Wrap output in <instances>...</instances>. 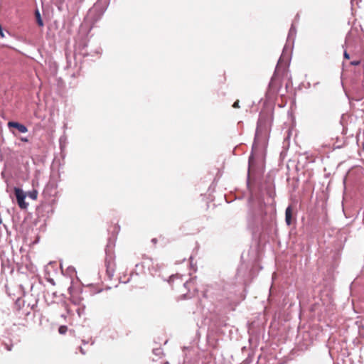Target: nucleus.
<instances>
[{
  "label": "nucleus",
  "instance_id": "obj_15",
  "mask_svg": "<svg viewBox=\"0 0 364 364\" xmlns=\"http://www.w3.org/2000/svg\"><path fill=\"white\" fill-rule=\"evenodd\" d=\"M6 348L8 350H11V346H9L8 345H6Z\"/></svg>",
  "mask_w": 364,
  "mask_h": 364
},
{
  "label": "nucleus",
  "instance_id": "obj_5",
  "mask_svg": "<svg viewBox=\"0 0 364 364\" xmlns=\"http://www.w3.org/2000/svg\"><path fill=\"white\" fill-rule=\"evenodd\" d=\"M255 164H256L255 159L253 155L252 154L249 157V161H248V175L249 176H250V173H252L255 171Z\"/></svg>",
  "mask_w": 364,
  "mask_h": 364
},
{
  "label": "nucleus",
  "instance_id": "obj_13",
  "mask_svg": "<svg viewBox=\"0 0 364 364\" xmlns=\"http://www.w3.org/2000/svg\"><path fill=\"white\" fill-rule=\"evenodd\" d=\"M21 141H23V142H28V139L27 137H21Z\"/></svg>",
  "mask_w": 364,
  "mask_h": 364
},
{
  "label": "nucleus",
  "instance_id": "obj_18",
  "mask_svg": "<svg viewBox=\"0 0 364 364\" xmlns=\"http://www.w3.org/2000/svg\"><path fill=\"white\" fill-rule=\"evenodd\" d=\"M152 242H156V239H153V240H152Z\"/></svg>",
  "mask_w": 364,
  "mask_h": 364
},
{
  "label": "nucleus",
  "instance_id": "obj_4",
  "mask_svg": "<svg viewBox=\"0 0 364 364\" xmlns=\"http://www.w3.org/2000/svg\"><path fill=\"white\" fill-rule=\"evenodd\" d=\"M285 222L287 225H290L292 222V208L289 205L285 210Z\"/></svg>",
  "mask_w": 364,
  "mask_h": 364
},
{
  "label": "nucleus",
  "instance_id": "obj_6",
  "mask_svg": "<svg viewBox=\"0 0 364 364\" xmlns=\"http://www.w3.org/2000/svg\"><path fill=\"white\" fill-rule=\"evenodd\" d=\"M265 123H266L265 119L263 118L262 116H260L258 119V122H257V129H256L257 135L262 131V129H263V127L265 126Z\"/></svg>",
  "mask_w": 364,
  "mask_h": 364
},
{
  "label": "nucleus",
  "instance_id": "obj_16",
  "mask_svg": "<svg viewBox=\"0 0 364 364\" xmlns=\"http://www.w3.org/2000/svg\"><path fill=\"white\" fill-rule=\"evenodd\" d=\"M191 282L184 283V286L186 287L187 285H190Z\"/></svg>",
  "mask_w": 364,
  "mask_h": 364
},
{
  "label": "nucleus",
  "instance_id": "obj_17",
  "mask_svg": "<svg viewBox=\"0 0 364 364\" xmlns=\"http://www.w3.org/2000/svg\"><path fill=\"white\" fill-rule=\"evenodd\" d=\"M80 351L82 354H85L84 350L82 348H80Z\"/></svg>",
  "mask_w": 364,
  "mask_h": 364
},
{
  "label": "nucleus",
  "instance_id": "obj_1",
  "mask_svg": "<svg viewBox=\"0 0 364 364\" xmlns=\"http://www.w3.org/2000/svg\"><path fill=\"white\" fill-rule=\"evenodd\" d=\"M14 192L19 207L22 209L26 208L28 206V203L25 202L26 194L24 193V192L18 188H15Z\"/></svg>",
  "mask_w": 364,
  "mask_h": 364
},
{
  "label": "nucleus",
  "instance_id": "obj_3",
  "mask_svg": "<svg viewBox=\"0 0 364 364\" xmlns=\"http://www.w3.org/2000/svg\"><path fill=\"white\" fill-rule=\"evenodd\" d=\"M7 125L9 128H15L21 133H26L28 132V128L24 124L17 122H9Z\"/></svg>",
  "mask_w": 364,
  "mask_h": 364
},
{
  "label": "nucleus",
  "instance_id": "obj_12",
  "mask_svg": "<svg viewBox=\"0 0 364 364\" xmlns=\"http://www.w3.org/2000/svg\"><path fill=\"white\" fill-rule=\"evenodd\" d=\"M232 107H233L234 108H237V107H239V101H236V102H234V104H233V105H232Z\"/></svg>",
  "mask_w": 364,
  "mask_h": 364
},
{
  "label": "nucleus",
  "instance_id": "obj_14",
  "mask_svg": "<svg viewBox=\"0 0 364 364\" xmlns=\"http://www.w3.org/2000/svg\"><path fill=\"white\" fill-rule=\"evenodd\" d=\"M348 40H349V35H348V36H346V38L345 46H346V44H347V43H348Z\"/></svg>",
  "mask_w": 364,
  "mask_h": 364
},
{
  "label": "nucleus",
  "instance_id": "obj_10",
  "mask_svg": "<svg viewBox=\"0 0 364 364\" xmlns=\"http://www.w3.org/2000/svg\"><path fill=\"white\" fill-rule=\"evenodd\" d=\"M360 60H353V61H351V62L350 63V64L351 65H354V66L358 65H360Z\"/></svg>",
  "mask_w": 364,
  "mask_h": 364
},
{
  "label": "nucleus",
  "instance_id": "obj_9",
  "mask_svg": "<svg viewBox=\"0 0 364 364\" xmlns=\"http://www.w3.org/2000/svg\"><path fill=\"white\" fill-rule=\"evenodd\" d=\"M67 326H60V328H58V332L60 333V334H64L65 333V332L67 331Z\"/></svg>",
  "mask_w": 364,
  "mask_h": 364
},
{
  "label": "nucleus",
  "instance_id": "obj_11",
  "mask_svg": "<svg viewBox=\"0 0 364 364\" xmlns=\"http://www.w3.org/2000/svg\"><path fill=\"white\" fill-rule=\"evenodd\" d=\"M343 57L345 59H349L350 58V55L348 53V52L345 50H344V53H343Z\"/></svg>",
  "mask_w": 364,
  "mask_h": 364
},
{
  "label": "nucleus",
  "instance_id": "obj_19",
  "mask_svg": "<svg viewBox=\"0 0 364 364\" xmlns=\"http://www.w3.org/2000/svg\"><path fill=\"white\" fill-rule=\"evenodd\" d=\"M253 220V219H252V218H250L249 217V218H248V220Z\"/></svg>",
  "mask_w": 364,
  "mask_h": 364
},
{
  "label": "nucleus",
  "instance_id": "obj_7",
  "mask_svg": "<svg viewBox=\"0 0 364 364\" xmlns=\"http://www.w3.org/2000/svg\"><path fill=\"white\" fill-rule=\"evenodd\" d=\"M35 16H36L37 23L38 24V26H43V20L41 18V14H40L39 11L38 9H36V11H35Z\"/></svg>",
  "mask_w": 364,
  "mask_h": 364
},
{
  "label": "nucleus",
  "instance_id": "obj_2",
  "mask_svg": "<svg viewBox=\"0 0 364 364\" xmlns=\"http://www.w3.org/2000/svg\"><path fill=\"white\" fill-rule=\"evenodd\" d=\"M296 28L294 27V26L292 24L290 29H289V33H288V36H287V44L284 46V48L283 49V52H282V54L279 58V62L282 60V58L284 57V53L287 49V47H288V45L287 44H291V43H294V38H295V36H296Z\"/></svg>",
  "mask_w": 364,
  "mask_h": 364
},
{
  "label": "nucleus",
  "instance_id": "obj_8",
  "mask_svg": "<svg viewBox=\"0 0 364 364\" xmlns=\"http://www.w3.org/2000/svg\"><path fill=\"white\" fill-rule=\"evenodd\" d=\"M38 192L36 191H33L29 192L28 196L33 200H36L37 198Z\"/></svg>",
  "mask_w": 364,
  "mask_h": 364
}]
</instances>
